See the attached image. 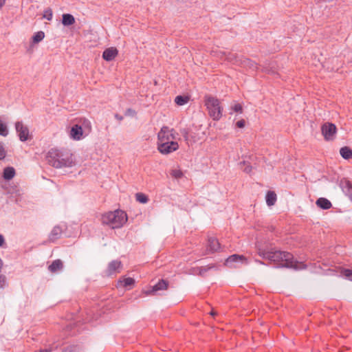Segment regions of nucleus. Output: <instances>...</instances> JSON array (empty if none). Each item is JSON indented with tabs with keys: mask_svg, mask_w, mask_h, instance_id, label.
Here are the masks:
<instances>
[{
	"mask_svg": "<svg viewBox=\"0 0 352 352\" xmlns=\"http://www.w3.org/2000/svg\"><path fill=\"white\" fill-rule=\"evenodd\" d=\"M258 254L263 258L276 264L278 267L292 268L296 270L306 268L305 264L302 262L295 261L293 255L288 252L280 250L269 251L259 249Z\"/></svg>",
	"mask_w": 352,
	"mask_h": 352,
	"instance_id": "1",
	"label": "nucleus"
},
{
	"mask_svg": "<svg viewBox=\"0 0 352 352\" xmlns=\"http://www.w3.org/2000/svg\"><path fill=\"white\" fill-rule=\"evenodd\" d=\"M46 159L50 165L56 168L71 167L74 164L72 154L58 149L50 150Z\"/></svg>",
	"mask_w": 352,
	"mask_h": 352,
	"instance_id": "2",
	"label": "nucleus"
},
{
	"mask_svg": "<svg viewBox=\"0 0 352 352\" xmlns=\"http://www.w3.org/2000/svg\"><path fill=\"white\" fill-rule=\"evenodd\" d=\"M101 221L113 229L120 228L127 221V216L124 211L116 210L102 214Z\"/></svg>",
	"mask_w": 352,
	"mask_h": 352,
	"instance_id": "3",
	"label": "nucleus"
},
{
	"mask_svg": "<svg viewBox=\"0 0 352 352\" xmlns=\"http://www.w3.org/2000/svg\"><path fill=\"white\" fill-rule=\"evenodd\" d=\"M205 105L208 109L209 116L214 120H219L222 117L223 107L221 106L220 101L211 96H205Z\"/></svg>",
	"mask_w": 352,
	"mask_h": 352,
	"instance_id": "4",
	"label": "nucleus"
},
{
	"mask_svg": "<svg viewBox=\"0 0 352 352\" xmlns=\"http://www.w3.org/2000/svg\"><path fill=\"white\" fill-rule=\"evenodd\" d=\"M321 132L325 140L332 141L335 139L337 128L334 124L326 122L322 125Z\"/></svg>",
	"mask_w": 352,
	"mask_h": 352,
	"instance_id": "5",
	"label": "nucleus"
},
{
	"mask_svg": "<svg viewBox=\"0 0 352 352\" xmlns=\"http://www.w3.org/2000/svg\"><path fill=\"white\" fill-rule=\"evenodd\" d=\"M179 148V144L176 141L157 143V149L163 155H168L177 151Z\"/></svg>",
	"mask_w": 352,
	"mask_h": 352,
	"instance_id": "6",
	"label": "nucleus"
},
{
	"mask_svg": "<svg viewBox=\"0 0 352 352\" xmlns=\"http://www.w3.org/2000/svg\"><path fill=\"white\" fill-rule=\"evenodd\" d=\"M15 129L19 134L21 141L25 142L28 139L29 129L27 126H25L22 122H16L15 124Z\"/></svg>",
	"mask_w": 352,
	"mask_h": 352,
	"instance_id": "7",
	"label": "nucleus"
},
{
	"mask_svg": "<svg viewBox=\"0 0 352 352\" xmlns=\"http://www.w3.org/2000/svg\"><path fill=\"white\" fill-rule=\"evenodd\" d=\"M168 283L165 280H160L159 282L153 286L151 290L146 292V295L155 294L159 291L165 290L168 288Z\"/></svg>",
	"mask_w": 352,
	"mask_h": 352,
	"instance_id": "8",
	"label": "nucleus"
},
{
	"mask_svg": "<svg viewBox=\"0 0 352 352\" xmlns=\"http://www.w3.org/2000/svg\"><path fill=\"white\" fill-rule=\"evenodd\" d=\"M168 132L169 127L166 126H162L157 134V143H163L173 141L171 139L169 138V135H168Z\"/></svg>",
	"mask_w": 352,
	"mask_h": 352,
	"instance_id": "9",
	"label": "nucleus"
},
{
	"mask_svg": "<svg viewBox=\"0 0 352 352\" xmlns=\"http://www.w3.org/2000/svg\"><path fill=\"white\" fill-rule=\"evenodd\" d=\"M118 54V50L113 47L106 49L102 54V58L107 61L113 60Z\"/></svg>",
	"mask_w": 352,
	"mask_h": 352,
	"instance_id": "10",
	"label": "nucleus"
},
{
	"mask_svg": "<svg viewBox=\"0 0 352 352\" xmlns=\"http://www.w3.org/2000/svg\"><path fill=\"white\" fill-rule=\"evenodd\" d=\"M220 57L222 58L223 56L225 57V58L228 60L229 62L237 65H239L240 60L241 59V57H239L236 54L228 52L226 53L225 52H220Z\"/></svg>",
	"mask_w": 352,
	"mask_h": 352,
	"instance_id": "11",
	"label": "nucleus"
},
{
	"mask_svg": "<svg viewBox=\"0 0 352 352\" xmlns=\"http://www.w3.org/2000/svg\"><path fill=\"white\" fill-rule=\"evenodd\" d=\"M236 262H241L245 264L248 263L247 258L244 256L232 254L226 259L225 264L228 266H230L232 263Z\"/></svg>",
	"mask_w": 352,
	"mask_h": 352,
	"instance_id": "12",
	"label": "nucleus"
},
{
	"mask_svg": "<svg viewBox=\"0 0 352 352\" xmlns=\"http://www.w3.org/2000/svg\"><path fill=\"white\" fill-rule=\"evenodd\" d=\"M122 264L119 261H112L109 263L107 270V274L111 276L114 273L119 272V270L121 268Z\"/></svg>",
	"mask_w": 352,
	"mask_h": 352,
	"instance_id": "13",
	"label": "nucleus"
},
{
	"mask_svg": "<svg viewBox=\"0 0 352 352\" xmlns=\"http://www.w3.org/2000/svg\"><path fill=\"white\" fill-rule=\"evenodd\" d=\"M70 135L74 140H80L82 136V127L78 124L73 126L71 129Z\"/></svg>",
	"mask_w": 352,
	"mask_h": 352,
	"instance_id": "14",
	"label": "nucleus"
},
{
	"mask_svg": "<svg viewBox=\"0 0 352 352\" xmlns=\"http://www.w3.org/2000/svg\"><path fill=\"white\" fill-rule=\"evenodd\" d=\"M63 230L60 227L55 226L51 231L49 235V241L54 242L57 239H60L62 235Z\"/></svg>",
	"mask_w": 352,
	"mask_h": 352,
	"instance_id": "15",
	"label": "nucleus"
},
{
	"mask_svg": "<svg viewBox=\"0 0 352 352\" xmlns=\"http://www.w3.org/2000/svg\"><path fill=\"white\" fill-rule=\"evenodd\" d=\"M239 65L245 68H249L252 70H255L257 68V65L255 62L249 58L242 57Z\"/></svg>",
	"mask_w": 352,
	"mask_h": 352,
	"instance_id": "16",
	"label": "nucleus"
},
{
	"mask_svg": "<svg viewBox=\"0 0 352 352\" xmlns=\"http://www.w3.org/2000/svg\"><path fill=\"white\" fill-rule=\"evenodd\" d=\"M220 249V243L217 239L210 237L208 239V250L210 252H214Z\"/></svg>",
	"mask_w": 352,
	"mask_h": 352,
	"instance_id": "17",
	"label": "nucleus"
},
{
	"mask_svg": "<svg viewBox=\"0 0 352 352\" xmlns=\"http://www.w3.org/2000/svg\"><path fill=\"white\" fill-rule=\"evenodd\" d=\"M63 267V263L60 259L54 260L48 267V270L52 273H56L61 270Z\"/></svg>",
	"mask_w": 352,
	"mask_h": 352,
	"instance_id": "18",
	"label": "nucleus"
},
{
	"mask_svg": "<svg viewBox=\"0 0 352 352\" xmlns=\"http://www.w3.org/2000/svg\"><path fill=\"white\" fill-rule=\"evenodd\" d=\"M316 204L318 207L323 210H328L331 208L332 204L329 200L326 198L320 197L317 199Z\"/></svg>",
	"mask_w": 352,
	"mask_h": 352,
	"instance_id": "19",
	"label": "nucleus"
},
{
	"mask_svg": "<svg viewBox=\"0 0 352 352\" xmlns=\"http://www.w3.org/2000/svg\"><path fill=\"white\" fill-rule=\"evenodd\" d=\"M15 175V170L13 167H6L3 170V177L6 180L12 179Z\"/></svg>",
	"mask_w": 352,
	"mask_h": 352,
	"instance_id": "20",
	"label": "nucleus"
},
{
	"mask_svg": "<svg viewBox=\"0 0 352 352\" xmlns=\"http://www.w3.org/2000/svg\"><path fill=\"white\" fill-rule=\"evenodd\" d=\"M340 155L345 160H350L352 158V149L349 146L342 147L340 150Z\"/></svg>",
	"mask_w": 352,
	"mask_h": 352,
	"instance_id": "21",
	"label": "nucleus"
},
{
	"mask_svg": "<svg viewBox=\"0 0 352 352\" xmlns=\"http://www.w3.org/2000/svg\"><path fill=\"white\" fill-rule=\"evenodd\" d=\"M75 23V19L73 15L70 14H63L62 23L64 25H72Z\"/></svg>",
	"mask_w": 352,
	"mask_h": 352,
	"instance_id": "22",
	"label": "nucleus"
},
{
	"mask_svg": "<svg viewBox=\"0 0 352 352\" xmlns=\"http://www.w3.org/2000/svg\"><path fill=\"white\" fill-rule=\"evenodd\" d=\"M266 203L269 206H272L275 204L276 201V195L273 191H268L266 195Z\"/></svg>",
	"mask_w": 352,
	"mask_h": 352,
	"instance_id": "23",
	"label": "nucleus"
},
{
	"mask_svg": "<svg viewBox=\"0 0 352 352\" xmlns=\"http://www.w3.org/2000/svg\"><path fill=\"white\" fill-rule=\"evenodd\" d=\"M118 283L124 287H131L135 283V280L133 278H124L122 280H120Z\"/></svg>",
	"mask_w": 352,
	"mask_h": 352,
	"instance_id": "24",
	"label": "nucleus"
},
{
	"mask_svg": "<svg viewBox=\"0 0 352 352\" xmlns=\"http://www.w3.org/2000/svg\"><path fill=\"white\" fill-rule=\"evenodd\" d=\"M190 98L187 96H177L175 98V103L179 106H182L188 102Z\"/></svg>",
	"mask_w": 352,
	"mask_h": 352,
	"instance_id": "25",
	"label": "nucleus"
},
{
	"mask_svg": "<svg viewBox=\"0 0 352 352\" xmlns=\"http://www.w3.org/2000/svg\"><path fill=\"white\" fill-rule=\"evenodd\" d=\"M45 37V33L43 31L37 32L32 36V43L34 44L41 42Z\"/></svg>",
	"mask_w": 352,
	"mask_h": 352,
	"instance_id": "26",
	"label": "nucleus"
},
{
	"mask_svg": "<svg viewBox=\"0 0 352 352\" xmlns=\"http://www.w3.org/2000/svg\"><path fill=\"white\" fill-rule=\"evenodd\" d=\"M343 188L347 195H349L352 201V184L349 181H345Z\"/></svg>",
	"mask_w": 352,
	"mask_h": 352,
	"instance_id": "27",
	"label": "nucleus"
},
{
	"mask_svg": "<svg viewBox=\"0 0 352 352\" xmlns=\"http://www.w3.org/2000/svg\"><path fill=\"white\" fill-rule=\"evenodd\" d=\"M135 198L138 201L142 204H146L148 201V197L142 192L136 193Z\"/></svg>",
	"mask_w": 352,
	"mask_h": 352,
	"instance_id": "28",
	"label": "nucleus"
},
{
	"mask_svg": "<svg viewBox=\"0 0 352 352\" xmlns=\"http://www.w3.org/2000/svg\"><path fill=\"white\" fill-rule=\"evenodd\" d=\"M341 274L352 281V270L342 268L340 270Z\"/></svg>",
	"mask_w": 352,
	"mask_h": 352,
	"instance_id": "29",
	"label": "nucleus"
},
{
	"mask_svg": "<svg viewBox=\"0 0 352 352\" xmlns=\"http://www.w3.org/2000/svg\"><path fill=\"white\" fill-rule=\"evenodd\" d=\"M170 175L175 179H179L183 177V173L179 169H173L170 172Z\"/></svg>",
	"mask_w": 352,
	"mask_h": 352,
	"instance_id": "30",
	"label": "nucleus"
},
{
	"mask_svg": "<svg viewBox=\"0 0 352 352\" xmlns=\"http://www.w3.org/2000/svg\"><path fill=\"white\" fill-rule=\"evenodd\" d=\"M52 10L51 8H47L44 11L43 18L47 19L48 21H51L52 19Z\"/></svg>",
	"mask_w": 352,
	"mask_h": 352,
	"instance_id": "31",
	"label": "nucleus"
},
{
	"mask_svg": "<svg viewBox=\"0 0 352 352\" xmlns=\"http://www.w3.org/2000/svg\"><path fill=\"white\" fill-rule=\"evenodd\" d=\"M180 133L183 135L185 141L188 142V140H189V136H188L189 130L186 128L182 129H180Z\"/></svg>",
	"mask_w": 352,
	"mask_h": 352,
	"instance_id": "32",
	"label": "nucleus"
},
{
	"mask_svg": "<svg viewBox=\"0 0 352 352\" xmlns=\"http://www.w3.org/2000/svg\"><path fill=\"white\" fill-rule=\"evenodd\" d=\"M78 347L76 346H70L63 349V352H78Z\"/></svg>",
	"mask_w": 352,
	"mask_h": 352,
	"instance_id": "33",
	"label": "nucleus"
},
{
	"mask_svg": "<svg viewBox=\"0 0 352 352\" xmlns=\"http://www.w3.org/2000/svg\"><path fill=\"white\" fill-rule=\"evenodd\" d=\"M232 109L237 113H242L243 112V107L240 104H235L232 107Z\"/></svg>",
	"mask_w": 352,
	"mask_h": 352,
	"instance_id": "34",
	"label": "nucleus"
},
{
	"mask_svg": "<svg viewBox=\"0 0 352 352\" xmlns=\"http://www.w3.org/2000/svg\"><path fill=\"white\" fill-rule=\"evenodd\" d=\"M6 155V152L4 148L3 144L2 143H0V160L5 158Z\"/></svg>",
	"mask_w": 352,
	"mask_h": 352,
	"instance_id": "35",
	"label": "nucleus"
},
{
	"mask_svg": "<svg viewBox=\"0 0 352 352\" xmlns=\"http://www.w3.org/2000/svg\"><path fill=\"white\" fill-rule=\"evenodd\" d=\"M169 135V138L171 139L173 141H175L176 140V132L173 129H169V132L168 133Z\"/></svg>",
	"mask_w": 352,
	"mask_h": 352,
	"instance_id": "36",
	"label": "nucleus"
},
{
	"mask_svg": "<svg viewBox=\"0 0 352 352\" xmlns=\"http://www.w3.org/2000/svg\"><path fill=\"white\" fill-rule=\"evenodd\" d=\"M245 122L244 120H239L236 125L237 127L239 128H243L245 126Z\"/></svg>",
	"mask_w": 352,
	"mask_h": 352,
	"instance_id": "37",
	"label": "nucleus"
},
{
	"mask_svg": "<svg viewBox=\"0 0 352 352\" xmlns=\"http://www.w3.org/2000/svg\"><path fill=\"white\" fill-rule=\"evenodd\" d=\"M125 115L126 116H133L135 115V111L131 109H128L126 111V113H125Z\"/></svg>",
	"mask_w": 352,
	"mask_h": 352,
	"instance_id": "38",
	"label": "nucleus"
},
{
	"mask_svg": "<svg viewBox=\"0 0 352 352\" xmlns=\"http://www.w3.org/2000/svg\"><path fill=\"white\" fill-rule=\"evenodd\" d=\"M252 170V167L250 165H247L246 167L244 168V172L249 173Z\"/></svg>",
	"mask_w": 352,
	"mask_h": 352,
	"instance_id": "39",
	"label": "nucleus"
},
{
	"mask_svg": "<svg viewBox=\"0 0 352 352\" xmlns=\"http://www.w3.org/2000/svg\"><path fill=\"white\" fill-rule=\"evenodd\" d=\"M4 242H5V240H4L3 235L0 234V247L3 245Z\"/></svg>",
	"mask_w": 352,
	"mask_h": 352,
	"instance_id": "40",
	"label": "nucleus"
},
{
	"mask_svg": "<svg viewBox=\"0 0 352 352\" xmlns=\"http://www.w3.org/2000/svg\"><path fill=\"white\" fill-rule=\"evenodd\" d=\"M115 118L120 121L122 120L123 119V117L122 116H120L119 114H116Z\"/></svg>",
	"mask_w": 352,
	"mask_h": 352,
	"instance_id": "41",
	"label": "nucleus"
},
{
	"mask_svg": "<svg viewBox=\"0 0 352 352\" xmlns=\"http://www.w3.org/2000/svg\"><path fill=\"white\" fill-rule=\"evenodd\" d=\"M264 70L265 72H267V73H275L274 71L271 70V69H269L267 67H264Z\"/></svg>",
	"mask_w": 352,
	"mask_h": 352,
	"instance_id": "42",
	"label": "nucleus"
},
{
	"mask_svg": "<svg viewBox=\"0 0 352 352\" xmlns=\"http://www.w3.org/2000/svg\"><path fill=\"white\" fill-rule=\"evenodd\" d=\"M5 1L6 0H0V8L3 6V5L5 4Z\"/></svg>",
	"mask_w": 352,
	"mask_h": 352,
	"instance_id": "43",
	"label": "nucleus"
},
{
	"mask_svg": "<svg viewBox=\"0 0 352 352\" xmlns=\"http://www.w3.org/2000/svg\"><path fill=\"white\" fill-rule=\"evenodd\" d=\"M51 351V349H41L39 352H50Z\"/></svg>",
	"mask_w": 352,
	"mask_h": 352,
	"instance_id": "44",
	"label": "nucleus"
},
{
	"mask_svg": "<svg viewBox=\"0 0 352 352\" xmlns=\"http://www.w3.org/2000/svg\"><path fill=\"white\" fill-rule=\"evenodd\" d=\"M317 3L327 1L328 0H316Z\"/></svg>",
	"mask_w": 352,
	"mask_h": 352,
	"instance_id": "45",
	"label": "nucleus"
},
{
	"mask_svg": "<svg viewBox=\"0 0 352 352\" xmlns=\"http://www.w3.org/2000/svg\"><path fill=\"white\" fill-rule=\"evenodd\" d=\"M256 262L259 263V264H261V265L264 264L263 261H258V260H256Z\"/></svg>",
	"mask_w": 352,
	"mask_h": 352,
	"instance_id": "46",
	"label": "nucleus"
},
{
	"mask_svg": "<svg viewBox=\"0 0 352 352\" xmlns=\"http://www.w3.org/2000/svg\"><path fill=\"white\" fill-rule=\"evenodd\" d=\"M216 314H217V313H216L215 311H212L210 312V315H212V316H214V315H216Z\"/></svg>",
	"mask_w": 352,
	"mask_h": 352,
	"instance_id": "47",
	"label": "nucleus"
}]
</instances>
